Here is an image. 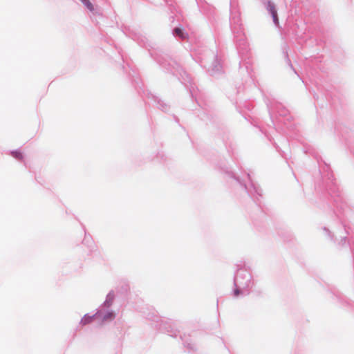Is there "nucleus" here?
Masks as SVG:
<instances>
[{
  "instance_id": "0eeeda50",
  "label": "nucleus",
  "mask_w": 354,
  "mask_h": 354,
  "mask_svg": "<svg viewBox=\"0 0 354 354\" xmlns=\"http://www.w3.org/2000/svg\"><path fill=\"white\" fill-rule=\"evenodd\" d=\"M239 294H240V291H239V290L236 289V290H234V295H235V296H238Z\"/></svg>"
},
{
  "instance_id": "f03ea898",
  "label": "nucleus",
  "mask_w": 354,
  "mask_h": 354,
  "mask_svg": "<svg viewBox=\"0 0 354 354\" xmlns=\"http://www.w3.org/2000/svg\"><path fill=\"white\" fill-rule=\"evenodd\" d=\"M175 34L179 37L180 38L184 39L187 38V35L183 31V30L180 28H176L174 29Z\"/></svg>"
},
{
  "instance_id": "39448f33",
  "label": "nucleus",
  "mask_w": 354,
  "mask_h": 354,
  "mask_svg": "<svg viewBox=\"0 0 354 354\" xmlns=\"http://www.w3.org/2000/svg\"><path fill=\"white\" fill-rule=\"evenodd\" d=\"M12 154L13 157H15L17 159L21 160L23 158V155L20 151H12Z\"/></svg>"
},
{
  "instance_id": "f257e3e1",
  "label": "nucleus",
  "mask_w": 354,
  "mask_h": 354,
  "mask_svg": "<svg viewBox=\"0 0 354 354\" xmlns=\"http://www.w3.org/2000/svg\"><path fill=\"white\" fill-rule=\"evenodd\" d=\"M268 8L269 12L271 13V15L272 16L274 23L275 24H278L279 19H278L277 12V10L275 8L274 5L273 3H272L271 2H269L268 5Z\"/></svg>"
},
{
  "instance_id": "20e7f679",
  "label": "nucleus",
  "mask_w": 354,
  "mask_h": 354,
  "mask_svg": "<svg viewBox=\"0 0 354 354\" xmlns=\"http://www.w3.org/2000/svg\"><path fill=\"white\" fill-rule=\"evenodd\" d=\"M86 6V8L90 10L91 11H93L94 10L93 4L91 3L89 0H80Z\"/></svg>"
},
{
  "instance_id": "7ed1b4c3",
  "label": "nucleus",
  "mask_w": 354,
  "mask_h": 354,
  "mask_svg": "<svg viewBox=\"0 0 354 354\" xmlns=\"http://www.w3.org/2000/svg\"><path fill=\"white\" fill-rule=\"evenodd\" d=\"M94 316L85 315L81 320V324L84 326L92 322Z\"/></svg>"
},
{
  "instance_id": "423d86ee",
  "label": "nucleus",
  "mask_w": 354,
  "mask_h": 354,
  "mask_svg": "<svg viewBox=\"0 0 354 354\" xmlns=\"http://www.w3.org/2000/svg\"><path fill=\"white\" fill-rule=\"evenodd\" d=\"M113 318H114V315L111 313H109L104 316V319H112Z\"/></svg>"
}]
</instances>
